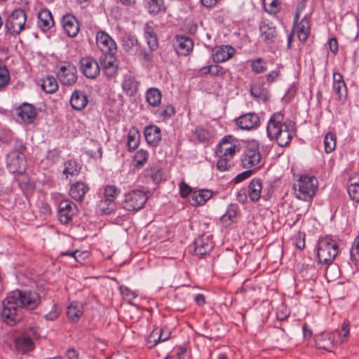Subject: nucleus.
I'll use <instances>...</instances> for the list:
<instances>
[{
	"label": "nucleus",
	"instance_id": "obj_1",
	"mask_svg": "<svg viewBox=\"0 0 359 359\" xmlns=\"http://www.w3.org/2000/svg\"><path fill=\"white\" fill-rule=\"evenodd\" d=\"M40 302L39 294L36 291L16 290L2 301L0 318L4 323L13 327L23 320L25 311L36 309Z\"/></svg>",
	"mask_w": 359,
	"mask_h": 359
},
{
	"label": "nucleus",
	"instance_id": "obj_2",
	"mask_svg": "<svg viewBox=\"0 0 359 359\" xmlns=\"http://www.w3.org/2000/svg\"><path fill=\"white\" fill-rule=\"evenodd\" d=\"M292 122H284V116L281 112L274 113L268 121L266 133L270 140H275L277 144L284 147L287 146L294 133Z\"/></svg>",
	"mask_w": 359,
	"mask_h": 359
},
{
	"label": "nucleus",
	"instance_id": "obj_3",
	"mask_svg": "<svg viewBox=\"0 0 359 359\" xmlns=\"http://www.w3.org/2000/svg\"><path fill=\"white\" fill-rule=\"evenodd\" d=\"M240 151V144L232 135L223 137L215 150L217 157V168L220 171L229 170L233 165V158Z\"/></svg>",
	"mask_w": 359,
	"mask_h": 359
},
{
	"label": "nucleus",
	"instance_id": "obj_4",
	"mask_svg": "<svg viewBox=\"0 0 359 359\" xmlns=\"http://www.w3.org/2000/svg\"><path fill=\"white\" fill-rule=\"evenodd\" d=\"M318 189V180L315 177L302 175L293 184L295 196L301 200H311Z\"/></svg>",
	"mask_w": 359,
	"mask_h": 359
},
{
	"label": "nucleus",
	"instance_id": "obj_5",
	"mask_svg": "<svg viewBox=\"0 0 359 359\" xmlns=\"http://www.w3.org/2000/svg\"><path fill=\"white\" fill-rule=\"evenodd\" d=\"M339 253V245L329 237L321 238L318 243L317 256L319 263L331 264Z\"/></svg>",
	"mask_w": 359,
	"mask_h": 359
},
{
	"label": "nucleus",
	"instance_id": "obj_6",
	"mask_svg": "<svg viewBox=\"0 0 359 359\" xmlns=\"http://www.w3.org/2000/svg\"><path fill=\"white\" fill-rule=\"evenodd\" d=\"M39 330L36 327H32L15 338L14 341L15 350L18 353L26 354L34 349V340L38 339Z\"/></svg>",
	"mask_w": 359,
	"mask_h": 359
},
{
	"label": "nucleus",
	"instance_id": "obj_7",
	"mask_svg": "<svg viewBox=\"0 0 359 359\" xmlns=\"http://www.w3.org/2000/svg\"><path fill=\"white\" fill-rule=\"evenodd\" d=\"M147 200L148 198L143 191L135 189L125 194L122 207L128 211L137 212L144 208Z\"/></svg>",
	"mask_w": 359,
	"mask_h": 359
},
{
	"label": "nucleus",
	"instance_id": "obj_8",
	"mask_svg": "<svg viewBox=\"0 0 359 359\" xmlns=\"http://www.w3.org/2000/svg\"><path fill=\"white\" fill-rule=\"evenodd\" d=\"M27 15L22 9L14 10L5 22V28L12 35H18L26 27Z\"/></svg>",
	"mask_w": 359,
	"mask_h": 359
},
{
	"label": "nucleus",
	"instance_id": "obj_9",
	"mask_svg": "<svg viewBox=\"0 0 359 359\" xmlns=\"http://www.w3.org/2000/svg\"><path fill=\"white\" fill-rule=\"evenodd\" d=\"M262 155L259 145L256 143L249 144L241 158V164L244 168L256 170L261 165Z\"/></svg>",
	"mask_w": 359,
	"mask_h": 359
},
{
	"label": "nucleus",
	"instance_id": "obj_10",
	"mask_svg": "<svg viewBox=\"0 0 359 359\" xmlns=\"http://www.w3.org/2000/svg\"><path fill=\"white\" fill-rule=\"evenodd\" d=\"M26 161L24 154L13 151L7 156V168L8 170L17 175H22L26 170Z\"/></svg>",
	"mask_w": 359,
	"mask_h": 359
},
{
	"label": "nucleus",
	"instance_id": "obj_11",
	"mask_svg": "<svg viewBox=\"0 0 359 359\" xmlns=\"http://www.w3.org/2000/svg\"><path fill=\"white\" fill-rule=\"evenodd\" d=\"M96 44L103 53V55H115L117 50L116 43L105 32L98 31L96 34Z\"/></svg>",
	"mask_w": 359,
	"mask_h": 359
},
{
	"label": "nucleus",
	"instance_id": "obj_12",
	"mask_svg": "<svg viewBox=\"0 0 359 359\" xmlns=\"http://www.w3.org/2000/svg\"><path fill=\"white\" fill-rule=\"evenodd\" d=\"M264 78L260 76L257 81L250 86V94L258 101L267 102L270 97L269 86H266Z\"/></svg>",
	"mask_w": 359,
	"mask_h": 359
},
{
	"label": "nucleus",
	"instance_id": "obj_13",
	"mask_svg": "<svg viewBox=\"0 0 359 359\" xmlns=\"http://www.w3.org/2000/svg\"><path fill=\"white\" fill-rule=\"evenodd\" d=\"M235 53L236 49L232 46H216L212 50V58L215 63H222L230 60Z\"/></svg>",
	"mask_w": 359,
	"mask_h": 359
},
{
	"label": "nucleus",
	"instance_id": "obj_14",
	"mask_svg": "<svg viewBox=\"0 0 359 359\" xmlns=\"http://www.w3.org/2000/svg\"><path fill=\"white\" fill-rule=\"evenodd\" d=\"M236 125L242 130H250L256 129L260 124V118L255 112L246 113L236 119Z\"/></svg>",
	"mask_w": 359,
	"mask_h": 359
},
{
	"label": "nucleus",
	"instance_id": "obj_15",
	"mask_svg": "<svg viewBox=\"0 0 359 359\" xmlns=\"http://www.w3.org/2000/svg\"><path fill=\"white\" fill-rule=\"evenodd\" d=\"M80 63L81 71L87 78L93 79L100 74V67L95 59L90 57H83Z\"/></svg>",
	"mask_w": 359,
	"mask_h": 359
},
{
	"label": "nucleus",
	"instance_id": "obj_16",
	"mask_svg": "<svg viewBox=\"0 0 359 359\" xmlns=\"http://www.w3.org/2000/svg\"><path fill=\"white\" fill-rule=\"evenodd\" d=\"M259 32L260 36L265 43L271 44L275 41L277 32L272 22L267 20L262 21L259 25Z\"/></svg>",
	"mask_w": 359,
	"mask_h": 359
},
{
	"label": "nucleus",
	"instance_id": "obj_17",
	"mask_svg": "<svg viewBox=\"0 0 359 359\" xmlns=\"http://www.w3.org/2000/svg\"><path fill=\"white\" fill-rule=\"evenodd\" d=\"M157 25L152 21L144 25V36L149 50L154 51L158 47V39L156 32Z\"/></svg>",
	"mask_w": 359,
	"mask_h": 359
},
{
	"label": "nucleus",
	"instance_id": "obj_18",
	"mask_svg": "<svg viewBox=\"0 0 359 359\" xmlns=\"http://www.w3.org/2000/svg\"><path fill=\"white\" fill-rule=\"evenodd\" d=\"M18 118L23 123H32L34 122L36 111L35 107L29 103L24 102L15 109Z\"/></svg>",
	"mask_w": 359,
	"mask_h": 359
},
{
	"label": "nucleus",
	"instance_id": "obj_19",
	"mask_svg": "<svg viewBox=\"0 0 359 359\" xmlns=\"http://www.w3.org/2000/svg\"><path fill=\"white\" fill-rule=\"evenodd\" d=\"M194 253L199 257H203L210 253L213 248L212 243L208 236H202L197 238L194 242Z\"/></svg>",
	"mask_w": 359,
	"mask_h": 359
},
{
	"label": "nucleus",
	"instance_id": "obj_20",
	"mask_svg": "<svg viewBox=\"0 0 359 359\" xmlns=\"http://www.w3.org/2000/svg\"><path fill=\"white\" fill-rule=\"evenodd\" d=\"M175 47L179 55H187L193 50L194 43L191 38L186 36H176Z\"/></svg>",
	"mask_w": 359,
	"mask_h": 359
},
{
	"label": "nucleus",
	"instance_id": "obj_21",
	"mask_svg": "<svg viewBox=\"0 0 359 359\" xmlns=\"http://www.w3.org/2000/svg\"><path fill=\"white\" fill-rule=\"evenodd\" d=\"M114 55H106L101 56L100 58L103 72L108 77H112L116 74L118 65Z\"/></svg>",
	"mask_w": 359,
	"mask_h": 359
},
{
	"label": "nucleus",
	"instance_id": "obj_22",
	"mask_svg": "<svg viewBox=\"0 0 359 359\" xmlns=\"http://www.w3.org/2000/svg\"><path fill=\"white\" fill-rule=\"evenodd\" d=\"M333 90L339 100H344L347 97V88L343 76L338 72L333 74Z\"/></svg>",
	"mask_w": 359,
	"mask_h": 359
},
{
	"label": "nucleus",
	"instance_id": "obj_23",
	"mask_svg": "<svg viewBox=\"0 0 359 359\" xmlns=\"http://www.w3.org/2000/svg\"><path fill=\"white\" fill-rule=\"evenodd\" d=\"M144 135L147 142L151 146H157L161 140V129L155 125H150L145 127Z\"/></svg>",
	"mask_w": 359,
	"mask_h": 359
},
{
	"label": "nucleus",
	"instance_id": "obj_24",
	"mask_svg": "<svg viewBox=\"0 0 359 359\" xmlns=\"http://www.w3.org/2000/svg\"><path fill=\"white\" fill-rule=\"evenodd\" d=\"M69 102L74 109L80 111L86 107L88 99L85 91L76 90L72 93Z\"/></svg>",
	"mask_w": 359,
	"mask_h": 359
},
{
	"label": "nucleus",
	"instance_id": "obj_25",
	"mask_svg": "<svg viewBox=\"0 0 359 359\" xmlns=\"http://www.w3.org/2000/svg\"><path fill=\"white\" fill-rule=\"evenodd\" d=\"M87 184L81 182L73 184L69 189V195L76 201H82L86 192L88 191Z\"/></svg>",
	"mask_w": 359,
	"mask_h": 359
},
{
	"label": "nucleus",
	"instance_id": "obj_26",
	"mask_svg": "<svg viewBox=\"0 0 359 359\" xmlns=\"http://www.w3.org/2000/svg\"><path fill=\"white\" fill-rule=\"evenodd\" d=\"M212 191L208 189L194 191L190 196L189 202L193 206L203 205L212 197Z\"/></svg>",
	"mask_w": 359,
	"mask_h": 359
},
{
	"label": "nucleus",
	"instance_id": "obj_27",
	"mask_svg": "<svg viewBox=\"0 0 359 359\" xmlns=\"http://www.w3.org/2000/svg\"><path fill=\"white\" fill-rule=\"evenodd\" d=\"M142 175L154 184H159L163 180V170L160 167L152 166L144 169Z\"/></svg>",
	"mask_w": 359,
	"mask_h": 359
},
{
	"label": "nucleus",
	"instance_id": "obj_28",
	"mask_svg": "<svg viewBox=\"0 0 359 359\" xmlns=\"http://www.w3.org/2000/svg\"><path fill=\"white\" fill-rule=\"evenodd\" d=\"M54 24L53 16L48 9H41L38 14V25L43 31H47Z\"/></svg>",
	"mask_w": 359,
	"mask_h": 359
},
{
	"label": "nucleus",
	"instance_id": "obj_29",
	"mask_svg": "<svg viewBox=\"0 0 359 359\" xmlns=\"http://www.w3.org/2000/svg\"><path fill=\"white\" fill-rule=\"evenodd\" d=\"M262 189V183L260 179H253L249 186L248 190V197L252 202H257L261 197V191Z\"/></svg>",
	"mask_w": 359,
	"mask_h": 359
},
{
	"label": "nucleus",
	"instance_id": "obj_30",
	"mask_svg": "<svg viewBox=\"0 0 359 359\" xmlns=\"http://www.w3.org/2000/svg\"><path fill=\"white\" fill-rule=\"evenodd\" d=\"M83 314V305L78 301H73L69 304V323H75Z\"/></svg>",
	"mask_w": 359,
	"mask_h": 359
},
{
	"label": "nucleus",
	"instance_id": "obj_31",
	"mask_svg": "<svg viewBox=\"0 0 359 359\" xmlns=\"http://www.w3.org/2000/svg\"><path fill=\"white\" fill-rule=\"evenodd\" d=\"M171 335L170 329L164 326L161 329H154L149 337L150 342L154 341V344H158L161 341H165L168 340Z\"/></svg>",
	"mask_w": 359,
	"mask_h": 359
},
{
	"label": "nucleus",
	"instance_id": "obj_32",
	"mask_svg": "<svg viewBox=\"0 0 359 359\" xmlns=\"http://www.w3.org/2000/svg\"><path fill=\"white\" fill-rule=\"evenodd\" d=\"M310 19L308 15L304 16L299 22L297 27V36L301 41H306L310 33Z\"/></svg>",
	"mask_w": 359,
	"mask_h": 359
},
{
	"label": "nucleus",
	"instance_id": "obj_33",
	"mask_svg": "<svg viewBox=\"0 0 359 359\" xmlns=\"http://www.w3.org/2000/svg\"><path fill=\"white\" fill-rule=\"evenodd\" d=\"M122 88L126 95L133 96L138 90V83L133 76L127 75L124 77Z\"/></svg>",
	"mask_w": 359,
	"mask_h": 359
},
{
	"label": "nucleus",
	"instance_id": "obj_34",
	"mask_svg": "<svg viewBox=\"0 0 359 359\" xmlns=\"http://www.w3.org/2000/svg\"><path fill=\"white\" fill-rule=\"evenodd\" d=\"M145 98L151 107H158L161 102V93L156 88H149L145 93Z\"/></svg>",
	"mask_w": 359,
	"mask_h": 359
},
{
	"label": "nucleus",
	"instance_id": "obj_35",
	"mask_svg": "<svg viewBox=\"0 0 359 359\" xmlns=\"http://www.w3.org/2000/svg\"><path fill=\"white\" fill-rule=\"evenodd\" d=\"M41 86L46 93H53L58 88L57 82L52 76H48L43 79Z\"/></svg>",
	"mask_w": 359,
	"mask_h": 359
},
{
	"label": "nucleus",
	"instance_id": "obj_36",
	"mask_svg": "<svg viewBox=\"0 0 359 359\" xmlns=\"http://www.w3.org/2000/svg\"><path fill=\"white\" fill-rule=\"evenodd\" d=\"M88 252L87 251H79L75 250L72 252H69V264L75 265V263L80 264H83V262L88 257Z\"/></svg>",
	"mask_w": 359,
	"mask_h": 359
},
{
	"label": "nucleus",
	"instance_id": "obj_37",
	"mask_svg": "<svg viewBox=\"0 0 359 359\" xmlns=\"http://www.w3.org/2000/svg\"><path fill=\"white\" fill-rule=\"evenodd\" d=\"M148 12L156 15L161 11H165L163 0H147Z\"/></svg>",
	"mask_w": 359,
	"mask_h": 359
},
{
	"label": "nucleus",
	"instance_id": "obj_38",
	"mask_svg": "<svg viewBox=\"0 0 359 359\" xmlns=\"http://www.w3.org/2000/svg\"><path fill=\"white\" fill-rule=\"evenodd\" d=\"M336 135L332 132L327 133L323 140L325 151L326 153H330L333 151L336 147Z\"/></svg>",
	"mask_w": 359,
	"mask_h": 359
},
{
	"label": "nucleus",
	"instance_id": "obj_39",
	"mask_svg": "<svg viewBox=\"0 0 359 359\" xmlns=\"http://www.w3.org/2000/svg\"><path fill=\"white\" fill-rule=\"evenodd\" d=\"M115 208L114 202H111L107 198L101 200L97 205L98 211L104 215L111 214L114 211Z\"/></svg>",
	"mask_w": 359,
	"mask_h": 359
},
{
	"label": "nucleus",
	"instance_id": "obj_40",
	"mask_svg": "<svg viewBox=\"0 0 359 359\" xmlns=\"http://www.w3.org/2000/svg\"><path fill=\"white\" fill-rule=\"evenodd\" d=\"M252 71L255 74H262L266 71V62L261 57L256 58L251 61Z\"/></svg>",
	"mask_w": 359,
	"mask_h": 359
},
{
	"label": "nucleus",
	"instance_id": "obj_41",
	"mask_svg": "<svg viewBox=\"0 0 359 359\" xmlns=\"http://www.w3.org/2000/svg\"><path fill=\"white\" fill-rule=\"evenodd\" d=\"M149 158V153L144 149H140L136 151L134 155V162L135 167L141 168L147 161Z\"/></svg>",
	"mask_w": 359,
	"mask_h": 359
},
{
	"label": "nucleus",
	"instance_id": "obj_42",
	"mask_svg": "<svg viewBox=\"0 0 359 359\" xmlns=\"http://www.w3.org/2000/svg\"><path fill=\"white\" fill-rule=\"evenodd\" d=\"M194 136L200 142L207 143L211 138V133L207 129L198 126L195 129Z\"/></svg>",
	"mask_w": 359,
	"mask_h": 359
},
{
	"label": "nucleus",
	"instance_id": "obj_43",
	"mask_svg": "<svg viewBox=\"0 0 359 359\" xmlns=\"http://www.w3.org/2000/svg\"><path fill=\"white\" fill-rule=\"evenodd\" d=\"M263 6L265 11L269 14H276L280 10L278 0H264Z\"/></svg>",
	"mask_w": 359,
	"mask_h": 359
},
{
	"label": "nucleus",
	"instance_id": "obj_44",
	"mask_svg": "<svg viewBox=\"0 0 359 359\" xmlns=\"http://www.w3.org/2000/svg\"><path fill=\"white\" fill-rule=\"evenodd\" d=\"M350 254L352 263L355 266H359V236L355 238Z\"/></svg>",
	"mask_w": 359,
	"mask_h": 359
},
{
	"label": "nucleus",
	"instance_id": "obj_45",
	"mask_svg": "<svg viewBox=\"0 0 359 359\" xmlns=\"http://www.w3.org/2000/svg\"><path fill=\"white\" fill-rule=\"evenodd\" d=\"M80 30V24L77 19L69 14V37L76 36Z\"/></svg>",
	"mask_w": 359,
	"mask_h": 359
},
{
	"label": "nucleus",
	"instance_id": "obj_46",
	"mask_svg": "<svg viewBox=\"0 0 359 359\" xmlns=\"http://www.w3.org/2000/svg\"><path fill=\"white\" fill-rule=\"evenodd\" d=\"M140 135L137 133H132L130 132L127 137V147L130 151H134L137 148L140 143Z\"/></svg>",
	"mask_w": 359,
	"mask_h": 359
},
{
	"label": "nucleus",
	"instance_id": "obj_47",
	"mask_svg": "<svg viewBox=\"0 0 359 359\" xmlns=\"http://www.w3.org/2000/svg\"><path fill=\"white\" fill-rule=\"evenodd\" d=\"M58 218L62 224H67V202L62 199L58 205Z\"/></svg>",
	"mask_w": 359,
	"mask_h": 359
},
{
	"label": "nucleus",
	"instance_id": "obj_48",
	"mask_svg": "<svg viewBox=\"0 0 359 359\" xmlns=\"http://www.w3.org/2000/svg\"><path fill=\"white\" fill-rule=\"evenodd\" d=\"M9 81L10 74L8 69L6 66L0 65V90H4Z\"/></svg>",
	"mask_w": 359,
	"mask_h": 359
},
{
	"label": "nucleus",
	"instance_id": "obj_49",
	"mask_svg": "<svg viewBox=\"0 0 359 359\" xmlns=\"http://www.w3.org/2000/svg\"><path fill=\"white\" fill-rule=\"evenodd\" d=\"M137 43V39L133 35H126L122 39V46L126 51L130 50Z\"/></svg>",
	"mask_w": 359,
	"mask_h": 359
},
{
	"label": "nucleus",
	"instance_id": "obj_50",
	"mask_svg": "<svg viewBox=\"0 0 359 359\" xmlns=\"http://www.w3.org/2000/svg\"><path fill=\"white\" fill-rule=\"evenodd\" d=\"M119 193L120 189L114 185H107L104 192L105 198L109 199L111 202H114Z\"/></svg>",
	"mask_w": 359,
	"mask_h": 359
},
{
	"label": "nucleus",
	"instance_id": "obj_51",
	"mask_svg": "<svg viewBox=\"0 0 359 359\" xmlns=\"http://www.w3.org/2000/svg\"><path fill=\"white\" fill-rule=\"evenodd\" d=\"M238 215V209L233 205H231L229 206L226 212L222 217V219L224 222H228L229 224L233 222V219L237 217Z\"/></svg>",
	"mask_w": 359,
	"mask_h": 359
},
{
	"label": "nucleus",
	"instance_id": "obj_52",
	"mask_svg": "<svg viewBox=\"0 0 359 359\" xmlns=\"http://www.w3.org/2000/svg\"><path fill=\"white\" fill-rule=\"evenodd\" d=\"M175 114V109L171 104L162 107L158 110V115L163 120H166L172 117Z\"/></svg>",
	"mask_w": 359,
	"mask_h": 359
},
{
	"label": "nucleus",
	"instance_id": "obj_53",
	"mask_svg": "<svg viewBox=\"0 0 359 359\" xmlns=\"http://www.w3.org/2000/svg\"><path fill=\"white\" fill-rule=\"evenodd\" d=\"M90 144L93 146L96 150H87L86 153L91 157L96 158L97 156H102V148L100 145L96 141H90Z\"/></svg>",
	"mask_w": 359,
	"mask_h": 359
},
{
	"label": "nucleus",
	"instance_id": "obj_54",
	"mask_svg": "<svg viewBox=\"0 0 359 359\" xmlns=\"http://www.w3.org/2000/svg\"><path fill=\"white\" fill-rule=\"evenodd\" d=\"M316 344L319 348L329 350L332 346V341L329 339H324L323 336L318 337L316 340Z\"/></svg>",
	"mask_w": 359,
	"mask_h": 359
},
{
	"label": "nucleus",
	"instance_id": "obj_55",
	"mask_svg": "<svg viewBox=\"0 0 359 359\" xmlns=\"http://www.w3.org/2000/svg\"><path fill=\"white\" fill-rule=\"evenodd\" d=\"M180 194L181 197L186 198L189 194L191 195L193 192L191 191V187L187 184L184 181H182L179 185Z\"/></svg>",
	"mask_w": 359,
	"mask_h": 359
},
{
	"label": "nucleus",
	"instance_id": "obj_56",
	"mask_svg": "<svg viewBox=\"0 0 359 359\" xmlns=\"http://www.w3.org/2000/svg\"><path fill=\"white\" fill-rule=\"evenodd\" d=\"M280 73L279 70H273L265 76H263L264 78L266 84H267L268 86H270L273 82L276 81V79L280 76Z\"/></svg>",
	"mask_w": 359,
	"mask_h": 359
},
{
	"label": "nucleus",
	"instance_id": "obj_57",
	"mask_svg": "<svg viewBox=\"0 0 359 359\" xmlns=\"http://www.w3.org/2000/svg\"><path fill=\"white\" fill-rule=\"evenodd\" d=\"M293 244L295 245L297 249L300 250H304L305 248L304 236H302L300 233H298L294 236L293 238Z\"/></svg>",
	"mask_w": 359,
	"mask_h": 359
},
{
	"label": "nucleus",
	"instance_id": "obj_58",
	"mask_svg": "<svg viewBox=\"0 0 359 359\" xmlns=\"http://www.w3.org/2000/svg\"><path fill=\"white\" fill-rule=\"evenodd\" d=\"M227 72V69L219 65H212L211 74L213 76H223Z\"/></svg>",
	"mask_w": 359,
	"mask_h": 359
},
{
	"label": "nucleus",
	"instance_id": "obj_59",
	"mask_svg": "<svg viewBox=\"0 0 359 359\" xmlns=\"http://www.w3.org/2000/svg\"><path fill=\"white\" fill-rule=\"evenodd\" d=\"M81 166L76 161L69 160V175H78L80 172Z\"/></svg>",
	"mask_w": 359,
	"mask_h": 359
},
{
	"label": "nucleus",
	"instance_id": "obj_60",
	"mask_svg": "<svg viewBox=\"0 0 359 359\" xmlns=\"http://www.w3.org/2000/svg\"><path fill=\"white\" fill-rule=\"evenodd\" d=\"M349 323L345 320L341 325V327L339 332V334L341 337L346 339L349 335Z\"/></svg>",
	"mask_w": 359,
	"mask_h": 359
},
{
	"label": "nucleus",
	"instance_id": "obj_61",
	"mask_svg": "<svg viewBox=\"0 0 359 359\" xmlns=\"http://www.w3.org/2000/svg\"><path fill=\"white\" fill-rule=\"evenodd\" d=\"M253 173L252 169H249L248 170H245L240 174H238L235 180L236 182H241L243 181L244 180L250 177Z\"/></svg>",
	"mask_w": 359,
	"mask_h": 359
},
{
	"label": "nucleus",
	"instance_id": "obj_62",
	"mask_svg": "<svg viewBox=\"0 0 359 359\" xmlns=\"http://www.w3.org/2000/svg\"><path fill=\"white\" fill-rule=\"evenodd\" d=\"M248 194H247V191L245 189H242L239 190L236 194V199L237 201L244 204L247 202Z\"/></svg>",
	"mask_w": 359,
	"mask_h": 359
},
{
	"label": "nucleus",
	"instance_id": "obj_63",
	"mask_svg": "<svg viewBox=\"0 0 359 359\" xmlns=\"http://www.w3.org/2000/svg\"><path fill=\"white\" fill-rule=\"evenodd\" d=\"M121 294L124 297H132L133 298H135L137 295L135 292L130 290L128 287L121 285L119 287Z\"/></svg>",
	"mask_w": 359,
	"mask_h": 359
},
{
	"label": "nucleus",
	"instance_id": "obj_64",
	"mask_svg": "<svg viewBox=\"0 0 359 359\" xmlns=\"http://www.w3.org/2000/svg\"><path fill=\"white\" fill-rule=\"evenodd\" d=\"M328 44L330 51L332 53L336 54L338 52V42L337 39L335 37L331 38L328 41Z\"/></svg>",
	"mask_w": 359,
	"mask_h": 359
}]
</instances>
